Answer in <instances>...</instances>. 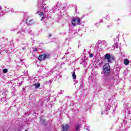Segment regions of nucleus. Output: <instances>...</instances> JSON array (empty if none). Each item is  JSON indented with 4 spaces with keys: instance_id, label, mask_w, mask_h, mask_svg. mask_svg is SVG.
Wrapping results in <instances>:
<instances>
[{
    "instance_id": "obj_1",
    "label": "nucleus",
    "mask_w": 131,
    "mask_h": 131,
    "mask_svg": "<svg viewBox=\"0 0 131 131\" xmlns=\"http://www.w3.org/2000/svg\"><path fill=\"white\" fill-rule=\"evenodd\" d=\"M103 73L105 75L108 76L110 74L111 70H110V65L109 63H106L103 67Z\"/></svg>"
},
{
    "instance_id": "obj_2",
    "label": "nucleus",
    "mask_w": 131,
    "mask_h": 131,
    "mask_svg": "<svg viewBox=\"0 0 131 131\" xmlns=\"http://www.w3.org/2000/svg\"><path fill=\"white\" fill-rule=\"evenodd\" d=\"M51 55L50 53H45L44 54L39 55L38 57L39 61H45L46 59H50Z\"/></svg>"
},
{
    "instance_id": "obj_3",
    "label": "nucleus",
    "mask_w": 131,
    "mask_h": 131,
    "mask_svg": "<svg viewBox=\"0 0 131 131\" xmlns=\"http://www.w3.org/2000/svg\"><path fill=\"white\" fill-rule=\"evenodd\" d=\"M104 60H107L108 63H111L112 61H114V60H115V57H114V56H111L110 54L107 53L104 56Z\"/></svg>"
},
{
    "instance_id": "obj_4",
    "label": "nucleus",
    "mask_w": 131,
    "mask_h": 131,
    "mask_svg": "<svg viewBox=\"0 0 131 131\" xmlns=\"http://www.w3.org/2000/svg\"><path fill=\"white\" fill-rule=\"evenodd\" d=\"M76 21L77 24H79V23H80V18H79V17L73 18L71 21L72 25H73L74 26H76Z\"/></svg>"
},
{
    "instance_id": "obj_5",
    "label": "nucleus",
    "mask_w": 131,
    "mask_h": 131,
    "mask_svg": "<svg viewBox=\"0 0 131 131\" xmlns=\"http://www.w3.org/2000/svg\"><path fill=\"white\" fill-rule=\"evenodd\" d=\"M35 23V21L33 20V19H32V17L29 16L27 19H26V24L29 26H30V25H32L33 24H34Z\"/></svg>"
},
{
    "instance_id": "obj_6",
    "label": "nucleus",
    "mask_w": 131,
    "mask_h": 131,
    "mask_svg": "<svg viewBox=\"0 0 131 131\" xmlns=\"http://www.w3.org/2000/svg\"><path fill=\"white\" fill-rule=\"evenodd\" d=\"M70 126L68 124H63L61 126V129L62 131H68Z\"/></svg>"
},
{
    "instance_id": "obj_7",
    "label": "nucleus",
    "mask_w": 131,
    "mask_h": 131,
    "mask_svg": "<svg viewBox=\"0 0 131 131\" xmlns=\"http://www.w3.org/2000/svg\"><path fill=\"white\" fill-rule=\"evenodd\" d=\"M36 14L41 17V21H42L43 19L45 18V15L43 14V13L42 12H36Z\"/></svg>"
},
{
    "instance_id": "obj_8",
    "label": "nucleus",
    "mask_w": 131,
    "mask_h": 131,
    "mask_svg": "<svg viewBox=\"0 0 131 131\" xmlns=\"http://www.w3.org/2000/svg\"><path fill=\"white\" fill-rule=\"evenodd\" d=\"M47 8H48V6H47V4H44L42 5V11H46Z\"/></svg>"
},
{
    "instance_id": "obj_9",
    "label": "nucleus",
    "mask_w": 131,
    "mask_h": 131,
    "mask_svg": "<svg viewBox=\"0 0 131 131\" xmlns=\"http://www.w3.org/2000/svg\"><path fill=\"white\" fill-rule=\"evenodd\" d=\"M124 65H126V66H127V65H128V64H129V60H128V59H124Z\"/></svg>"
},
{
    "instance_id": "obj_10",
    "label": "nucleus",
    "mask_w": 131,
    "mask_h": 131,
    "mask_svg": "<svg viewBox=\"0 0 131 131\" xmlns=\"http://www.w3.org/2000/svg\"><path fill=\"white\" fill-rule=\"evenodd\" d=\"M35 86V89H38V88H39V86H40V83H35L34 84Z\"/></svg>"
},
{
    "instance_id": "obj_11",
    "label": "nucleus",
    "mask_w": 131,
    "mask_h": 131,
    "mask_svg": "<svg viewBox=\"0 0 131 131\" xmlns=\"http://www.w3.org/2000/svg\"><path fill=\"white\" fill-rule=\"evenodd\" d=\"M79 127H80L79 124L76 125L75 130H79Z\"/></svg>"
},
{
    "instance_id": "obj_12",
    "label": "nucleus",
    "mask_w": 131,
    "mask_h": 131,
    "mask_svg": "<svg viewBox=\"0 0 131 131\" xmlns=\"http://www.w3.org/2000/svg\"><path fill=\"white\" fill-rule=\"evenodd\" d=\"M72 76L73 79H76V75L75 74V72L73 73Z\"/></svg>"
},
{
    "instance_id": "obj_13",
    "label": "nucleus",
    "mask_w": 131,
    "mask_h": 131,
    "mask_svg": "<svg viewBox=\"0 0 131 131\" xmlns=\"http://www.w3.org/2000/svg\"><path fill=\"white\" fill-rule=\"evenodd\" d=\"M8 72V69H5L3 70V73H7Z\"/></svg>"
},
{
    "instance_id": "obj_14",
    "label": "nucleus",
    "mask_w": 131,
    "mask_h": 131,
    "mask_svg": "<svg viewBox=\"0 0 131 131\" xmlns=\"http://www.w3.org/2000/svg\"><path fill=\"white\" fill-rule=\"evenodd\" d=\"M93 57H94V54H90V58H93Z\"/></svg>"
},
{
    "instance_id": "obj_15",
    "label": "nucleus",
    "mask_w": 131,
    "mask_h": 131,
    "mask_svg": "<svg viewBox=\"0 0 131 131\" xmlns=\"http://www.w3.org/2000/svg\"><path fill=\"white\" fill-rule=\"evenodd\" d=\"M34 52H36L37 51V49L36 48H34L33 49Z\"/></svg>"
},
{
    "instance_id": "obj_16",
    "label": "nucleus",
    "mask_w": 131,
    "mask_h": 131,
    "mask_svg": "<svg viewBox=\"0 0 131 131\" xmlns=\"http://www.w3.org/2000/svg\"><path fill=\"white\" fill-rule=\"evenodd\" d=\"M48 35L49 37H52V34H49Z\"/></svg>"
},
{
    "instance_id": "obj_17",
    "label": "nucleus",
    "mask_w": 131,
    "mask_h": 131,
    "mask_svg": "<svg viewBox=\"0 0 131 131\" xmlns=\"http://www.w3.org/2000/svg\"><path fill=\"white\" fill-rule=\"evenodd\" d=\"M101 115H103V114H104V113H103V111H101Z\"/></svg>"
},
{
    "instance_id": "obj_18",
    "label": "nucleus",
    "mask_w": 131,
    "mask_h": 131,
    "mask_svg": "<svg viewBox=\"0 0 131 131\" xmlns=\"http://www.w3.org/2000/svg\"><path fill=\"white\" fill-rule=\"evenodd\" d=\"M25 131H27V129H26Z\"/></svg>"
}]
</instances>
